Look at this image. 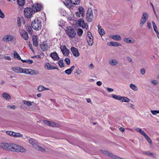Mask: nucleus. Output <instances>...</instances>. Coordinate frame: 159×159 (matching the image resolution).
I'll list each match as a JSON object with an SVG mask.
<instances>
[{
    "label": "nucleus",
    "instance_id": "obj_23",
    "mask_svg": "<svg viewBox=\"0 0 159 159\" xmlns=\"http://www.w3.org/2000/svg\"><path fill=\"white\" fill-rule=\"evenodd\" d=\"M107 45L110 46L116 47L121 46V45L120 43L115 42H110L109 44Z\"/></svg>",
    "mask_w": 159,
    "mask_h": 159
},
{
    "label": "nucleus",
    "instance_id": "obj_3",
    "mask_svg": "<svg viewBox=\"0 0 159 159\" xmlns=\"http://www.w3.org/2000/svg\"><path fill=\"white\" fill-rule=\"evenodd\" d=\"M66 32L67 34L70 38L73 39L75 37L76 32L72 27L71 26L67 27Z\"/></svg>",
    "mask_w": 159,
    "mask_h": 159
},
{
    "label": "nucleus",
    "instance_id": "obj_55",
    "mask_svg": "<svg viewBox=\"0 0 159 159\" xmlns=\"http://www.w3.org/2000/svg\"><path fill=\"white\" fill-rule=\"evenodd\" d=\"M64 3L66 5V6L68 8H70V5L69 4V3H68L67 2H64Z\"/></svg>",
    "mask_w": 159,
    "mask_h": 159
},
{
    "label": "nucleus",
    "instance_id": "obj_12",
    "mask_svg": "<svg viewBox=\"0 0 159 159\" xmlns=\"http://www.w3.org/2000/svg\"><path fill=\"white\" fill-rule=\"evenodd\" d=\"M60 48L61 51L64 55L66 56H68V55L69 51L65 45L61 46Z\"/></svg>",
    "mask_w": 159,
    "mask_h": 159
},
{
    "label": "nucleus",
    "instance_id": "obj_18",
    "mask_svg": "<svg viewBox=\"0 0 159 159\" xmlns=\"http://www.w3.org/2000/svg\"><path fill=\"white\" fill-rule=\"evenodd\" d=\"M40 48L42 50L45 51L48 48V46L47 43L44 42L40 44Z\"/></svg>",
    "mask_w": 159,
    "mask_h": 159
},
{
    "label": "nucleus",
    "instance_id": "obj_43",
    "mask_svg": "<svg viewBox=\"0 0 159 159\" xmlns=\"http://www.w3.org/2000/svg\"><path fill=\"white\" fill-rule=\"evenodd\" d=\"M6 134L11 137H13L14 134V132L10 131H7Z\"/></svg>",
    "mask_w": 159,
    "mask_h": 159
},
{
    "label": "nucleus",
    "instance_id": "obj_24",
    "mask_svg": "<svg viewBox=\"0 0 159 159\" xmlns=\"http://www.w3.org/2000/svg\"><path fill=\"white\" fill-rule=\"evenodd\" d=\"M75 68V66H72L70 68L66 70L65 71V73L68 75H70L73 70Z\"/></svg>",
    "mask_w": 159,
    "mask_h": 159
},
{
    "label": "nucleus",
    "instance_id": "obj_41",
    "mask_svg": "<svg viewBox=\"0 0 159 159\" xmlns=\"http://www.w3.org/2000/svg\"><path fill=\"white\" fill-rule=\"evenodd\" d=\"M17 2L18 4L20 6H23L25 4L24 0H18Z\"/></svg>",
    "mask_w": 159,
    "mask_h": 159
},
{
    "label": "nucleus",
    "instance_id": "obj_54",
    "mask_svg": "<svg viewBox=\"0 0 159 159\" xmlns=\"http://www.w3.org/2000/svg\"><path fill=\"white\" fill-rule=\"evenodd\" d=\"M65 61L68 65L70 64V61L69 58H66L65 59Z\"/></svg>",
    "mask_w": 159,
    "mask_h": 159
},
{
    "label": "nucleus",
    "instance_id": "obj_59",
    "mask_svg": "<svg viewBox=\"0 0 159 159\" xmlns=\"http://www.w3.org/2000/svg\"><path fill=\"white\" fill-rule=\"evenodd\" d=\"M126 58L128 61L130 62H132V63H133V62H132V59L129 56L127 57Z\"/></svg>",
    "mask_w": 159,
    "mask_h": 159
},
{
    "label": "nucleus",
    "instance_id": "obj_62",
    "mask_svg": "<svg viewBox=\"0 0 159 159\" xmlns=\"http://www.w3.org/2000/svg\"><path fill=\"white\" fill-rule=\"evenodd\" d=\"M97 84L98 86H100L102 84V83L100 81H98L96 83Z\"/></svg>",
    "mask_w": 159,
    "mask_h": 159
},
{
    "label": "nucleus",
    "instance_id": "obj_27",
    "mask_svg": "<svg viewBox=\"0 0 159 159\" xmlns=\"http://www.w3.org/2000/svg\"><path fill=\"white\" fill-rule=\"evenodd\" d=\"M79 12L81 13V15L82 17H83L85 16L84 11V8L81 7H80L78 8Z\"/></svg>",
    "mask_w": 159,
    "mask_h": 159
},
{
    "label": "nucleus",
    "instance_id": "obj_34",
    "mask_svg": "<svg viewBox=\"0 0 159 159\" xmlns=\"http://www.w3.org/2000/svg\"><path fill=\"white\" fill-rule=\"evenodd\" d=\"M102 152L103 154L105 155L109 156L110 157H111L112 154L109 152L105 150H102Z\"/></svg>",
    "mask_w": 159,
    "mask_h": 159
},
{
    "label": "nucleus",
    "instance_id": "obj_37",
    "mask_svg": "<svg viewBox=\"0 0 159 159\" xmlns=\"http://www.w3.org/2000/svg\"><path fill=\"white\" fill-rule=\"evenodd\" d=\"M80 0H70L71 2L73 4L77 5L79 4Z\"/></svg>",
    "mask_w": 159,
    "mask_h": 159
},
{
    "label": "nucleus",
    "instance_id": "obj_51",
    "mask_svg": "<svg viewBox=\"0 0 159 159\" xmlns=\"http://www.w3.org/2000/svg\"><path fill=\"white\" fill-rule=\"evenodd\" d=\"M22 61L23 62H26L29 64H31L33 62V61L32 60H27L25 61L22 60Z\"/></svg>",
    "mask_w": 159,
    "mask_h": 159
},
{
    "label": "nucleus",
    "instance_id": "obj_64",
    "mask_svg": "<svg viewBox=\"0 0 159 159\" xmlns=\"http://www.w3.org/2000/svg\"><path fill=\"white\" fill-rule=\"evenodd\" d=\"M140 134L143 135L144 137L147 135V134L143 130H142V132H141Z\"/></svg>",
    "mask_w": 159,
    "mask_h": 159
},
{
    "label": "nucleus",
    "instance_id": "obj_48",
    "mask_svg": "<svg viewBox=\"0 0 159 159\" xmlns=\"http://www.w3.org/2000/svg\"><path fill=\"white\" fill-rule=\"evenodd\" d=\"M27 30L28 33L30 34H32V33L33 30L30 27H28L27 28Z\"/></svg>",
    "mask_w": 159,
    "mask_h": 159
},
{
    "label": "nucleus",
    "instance_id": "obj_36",
    "mask_svg": "<svg viewBox=\"0 0 159 159\" xmlns=\"http://www.w3.org/2000/svg\"><path fill=\"white\" fill-rule=\"evenodd\" d=\"M23 103L25 105L28 106H31L32 105V103H33L34 102H31L30 101H26L25 100L23 101Z\"/></svg>",
    "mask_w": 159,
    "mask_h": 159
},
{
    "label": "nucleus",
    "instance_id": "obj_40",
    "mask_svg": "<svg viewBox=\"0 0 159 159\" xmlns=\"http://www.w3.org/2000/svg\"><path fill=\"white\" fill-rule=\"evenodd\" d=\"M146 21V20H145L141 18V19L140 20V23L139 24L140 26V27H142L143 26V25L145 23Z\"/></svg>",
    "mask_w": 159,
    "mask_h": 159
},
{
    "label": "nucleus",
    "instance_id": "obj_42",
    "mask_svg": "<svg viewBox=\"0 0 159 159\" xmlns=\"http://www.w3.org/2000/svg\"><path fill=\"white\" fill-rule=\"evenodd\" d=\"M83 33V31L82 29H79L78 30V31L77 32V33L78 35L79 36H81L82 35Z\"/></svg>",
    "mask_w": 159,
    "mask_h": 159
},
{
    "label": "nucleus",
    "instance_id": "obj_13",
    "mask_svg": "<svg viewBox=\"0 0 159 159\" xmlns=\"http://www.w3.org/2000/svg\"><path fill=\"white\" fill-rule=\"evenodd\" d=\"M70 50L74 56L77 57L79 56L80 53L78 49L74 47H72L71 48Z\"/></svg>",
    "mask_w": 159,
    "mask_h": 159
},
{
    "label": "nucleus",
    "instance_id": "obj_14",
    "mask_svg": "<svg viewBox=\"0 0 159 159\" xmlns=\"http://www.w3.org/2000/svg\"><path fill=\"white\" fill-rule=\"evenodd\" d=\"M14 39V37L11 35H7L4 36L2 39V40L6 42L11 41Z\"/></svg>",
    "mask_w": 159,
    "mask_h": 159
},
{
    "label": "nucleus",
    "instance_id": "obj_5",
    "mask_svg": "<svg viewBox=\"0 0 159 159\" xmlns=\"http://www.w3.org/2000/svg\"><path fill=\"white\" fill-rule=\"evenodd\" d=\"M13 143H0V148L7 150L11 151Z\"/></svg>",
    "mask_w": 159,
    "mask_h": 159
},
{
    "label": "nucleus",
    "instance_id": "obj_16",
    "mask_svg": "<svg viewBox=\"0 0 159 159\" xmlns=\"http://www.w3.org/2000/svg\"><path fill=\"white\" fill-rule=\"evenodd\" d=\"M38 37L37 35H34L32 36V40L33 45L35 47L38 45V42L37 41Z\"/></svg>",
    "mask_w": 159,
    "mask_h": 159
},
{
    "label": "nucleus",
    "instance_id": "obj_20",
    "mask_svg": "<svg viewBox=\"0 0 159 159\" xmlns=\"http://www.w3.org/2000/svg\"><path fill=\"white\" fill-rule=\"evenodd\" d=\"M44 66L46 69L49 70L56 69V68L54 67V66H52L51 64L48 63H46Z\"/></svg>",
    "mask_w": 159,
    "mask_h": 159
},
{
    "label": "nucleus",
    "instance_id": "obj_28",
    "mask_svg": "<svg viewBox=\"0 0 159 159\" xmlns=\"http://www.w3.org/2000/svg\"><path fill=\"white\" fill-rule=\"evenodd\" d=\"M118 63L117 61L116 60H110L109 61V64L112 66L117 65Z\"/></svg>",
    "mask_w": 159,
    "mask_h": 159
},
{
    "label": "nucleus",
    "instance_id": "obj_57",
    "mask_svg": "<svg viewBox=\"0 0 159 159\" xmlns=\"http://www.w3.org/2000/svg\"><path fill=\"white\" fill-rule=\"evenodd\" d=\"M140 72L142 75L145 74V70L144 69L142 68L140 70Z\"/></svg>",
    "mask_w": 159,
    "mask_h": 159
},
{
    "label": "nucleus",
    "instance_id": "obj_33",
    "mask_svg": "<svg viewBox=\"0 0 159 159\" xmlns=\"http://www.w3.org/2000/svg\"><path fill=\"white\" fill-rule=\"evenodd\" d=\"M129 87L131 89L134 91H137L138 89V87L133 84H130Z\"/></svg>",
    "mask_w": 159,
    "mask_h": 159
},
{
    "label": "nucleus",
    "instance_id": "obj_35",
    "mask_svg": "<svg viewBox=\"0 0 159 159\" xmlns=\"http://www.w3.org/2000/svg\"><path fill=\"white\" fill-rule=\"evenodd\" d=\"M112 97L113 98L120 101H121L122 99V97L119 96H117L115 94H112Z\"/></svg>",
    "mask_w": 159,
    "mask_h": 159
},
{
    "label": "nucleus",
    "instance_id": "obj_46",
    "mask_svg": "<svg viewBox=\"0 0 159 159\" xmlns=\"http://www.w3.org/2000/svg\"><path fill=\"white\" fill-rule=\"evenodd\" d=\"M151 112L153 115H156L159 113V110H151Z\"/></svg>",
    "mask_w": 159,
    "mask_h": 159
},
{
    "label": "nucleus",
    "instance_id": "obj_53",
    "mask_svg": "<svg viewBox=\"0 0 159 159\" xmlns=\"http://www.w3.org/2000/svg\"><path fill=\"white\" fill-rule=\"evenodd\" d=\"M5 17V15L2 11L0 9V17L2 18H4Z\"/></svg>",
    "mask_w": 159,
    "mask_h": 159
},
{
    "label": "nucleus",
    "instance_id": "obj_52",
    "mask_svg": "<svg viewBox=\"0 0 159 159\" xmlns=\"http://www.w3.org/2000/svg\"><path fill=\"white\" fill-rule=\"evenodd\" d=\"M8 108L11 109H15L16 107L14 105H9L7 107Z\"/></svg>",
    "mask_w": 159,
    "mask_h": 159
},
{
    "label": "nucleus",
    "instance_id": "obj_21",
    "mask_svg": "<svg viewBox=\"0 0 159 159\" xmlns=\"http://www.w3.org/2000/svg\"><path fill=\"white\" fill-rule=\"evenodd\" d=\"M98 31L101 37L105 34V31L101 28V26L99 25L98 26Z\"/></svg>",
    "mask_w": 159,
    "mask_h": 159
},
{
    "label": "nucleus",
    "instance_id": "obj_17",
    "mask_svg": "<svg viewBox=\"0 0 159 159\" xmlns=\"http://www.w3.org/2000/svg\"><path fill=\"white\" fill-rule=\"evenodd\" d=\"M124 41L126 43H133L135 42V40L132 38H125Z\"/></svg>",
    "mask_w": 159,
    "mask_h": 159
},
{
    "label": "nucleus",
    "instance_id": "obj_58",
    "mask_svg": "<svg viewBox=\"0 0 159 159\" xmlns=\"http://www.w3.org/2000/svg\"><path fill=\"white\" fill-rule=\"evenodd\" d=\"M43 122L45 124L47 125H49V121H48L46 120H43Z\"/></svg>",
    "mask_w": 159,
    "mask_h": 159
},
{
    "label": "nucleus",
    "instance_id": "obj_47",
    "mask_svg": "<svg viewBox=\"0 0 159 159\" xmlns=\"http://www.w3.org/2000/svg\"><path fill=\"white\" fill-rule=\"evenodd\" d=\"M151 83L152 84L156 85L158 84V82L155 80H153L151 81Z\"/></svg>",
    "mask_w": 159,
    "mask_h": 159
},
{
    "label": "nucleus",
    "instance_id": "obj_39",
    "mask_svg": "<svg viewBox=\"0 0 159 159\" xmlns=\"http://www.w3.org/2000/svg\"><path fill=\"white\" fill-rule=\"evenodd\" d=\"M121 101L123 102H130V99L126 97H122V99Z\"/></svg>",
    "mask_w": 159,
    "mask_h": 159
},
{
    "label": "nucleus",
    "instance_id": "obj_8",
    "mask_svg": "<svg viewBox=\"0 0 159 159\" xmlns=\"http://www.w3.org/2000/svg\"><path fill=\"white\" fill-rule=\"evenodd\" d=\"M86 39L89 45L90 46H92L93 43V37L90 32H88L87 35L86 36Z\"/></svg>",
    "mask_w": 159,
    "mask_h": 159
},
{
    "label": "nucleus",
    "instance_id": "obj_32",
    "mask_svg": "<svg viewBox=\"0 0 159 159\" xmlns=\"http://www.w3.org/2000/svg\"><path fill=\"white\" fill-rule=\"evenodd\" d=\"M14 58H16L18 60H21V58L19 54L16 51L14 52Z\"/></svg>",
    "mask_w": 159,
    "mask_h": 159
},
{
    "label": "nucleus",
    "instance_id": "obj_1",
    "mask_svg": "<svg viewBox=\"0 0 159 159\" xmlns=\"http://www.w3.org/2000/svg\"><path fill=\"white\" fill-rule=\"evenodd\" d=\"M11 69L13 71L17 73H23L31 75H37L39 74V71L36 70L30 69H23L19 67H13Z\"/></svg>",
    "mask_w": 159,
    "mask_h": 159
},
{
    "label": "nucleus",
    "instance_id": "obj_56",
    "mask_svg": "<svg viewBox=\"0 0 159 159\" xmlns=\"http://www.w3.org/2000/svg\"><path fill=\"white\" fill-rule=\"evenodd\" d=\"M75 15L77 17H80V16L81 13L80 12H75Z\"/></svg>",
    "mask_w": 159,
    "mask_h": 159
},
{
    "label": "nucleus",
    "instance_id": "obj_15",
    "mask_svg": "<svg viewBox=\"0 0 159 159\" xmlns=\"http://www.w3.org/2000/svg\"><path fill=\"white\" fill-rule=\"evenodd\" d=\"M50 57L54 60H58L59 59L57 53L56 52L51 53L50 54Z\"/></svg>",
    "mask_w": 159,
    "mask_h": 159
},
{
    "label": "nucleus",
    "instance_id": "obj_60",
    "mask_svg": "<svg viewBox=\"0 0 159 159\" xmlns=\"http://www.w3.org/2000/svg\"><path fill=\"white\" fill-rule=\"evenodd\" d=\"M4 58L6 59H7V60H8L9 61H11V57L10 56H5Z\"/></svg>",
    "mask_w": 159,
    "mask_h": 159
},
{
    "label": "nucleus",
    "instance_id": "obj_31",
    "mask_svg": "<svg viewBox=\"0 0 159 159\" xmlns=\"http://www.w3.org/2000/svg\"><path fill=\"white\" fill-rule=\"evenodd\" d=\"M49 126L53 127H57L59 125L58 124L53 121H49Z\"/></svg>",
    "mask_w": 159,
    "mask_h": 159
},
{
    "label": "nucleus",
    "instance_id": "obj_38",
    "mask_svg": "<svg viewBox=\"0 0 159 159\" xmlns=\"http://www.w3.org/2000/svg\"><path fill=\"white\" fill-rule=\"evenodd\" d=\"M23 136V135L21 134L18 133H16L14 132V136L13 137H14L15 138H19V137H21Z\"/></svg>",
    "mask_w": 159,
    "mask_h": 159
},
{
    "label": "nucleus",
    "instance_id": "obj_2",
    "mask_svg": "<svg viewBox=\"0 0 159 159\" xmlns=\"http://www.w3.org/2000/svg\"><path fill=\"white\" fill-rule=\"evenodd\" d=\"M12 147L11 149V151L12 152L23 153L26 151V150L25 148L23 147L13 143Z\"/></svg>",
    "mask_w": 159,
    "mask_h": 159
},
{
    "label": "nucleus",
    "instance_id": "obj_49",
    "mask_svg": "<svg viewBox=\"0 0 159 159\" xmlns=\"http://www.w3.org/2000/svg\"><path fill=\"white\" fill-rule=\"evenodd\" d=\"M111 157V158L112 159H120L121 158L114 155L113 154Z\"/></svg>",
    "mask_w": 159,
    "mask_h": 159
},
{
    "label": "nucleus",
    "instance_id": "obj_44",
    "mask_svg": "<svg viewBox=\"0 0 159 159\" xmlns=\"http://www.w3.org/2000/svg\"><path fill=\"white\" fill-rule=\"evenodd\" d=\"M58 64L62 68L64 67L63 61L62 60H60L59 61Z\"/></svg>",
    "mask_w": 159,
    "mask_h": 159
},
{
    "label": "nucleus",
    "instance_id": "obj_30",
    "mask_svg": "<svg viewBox=\"0 0 159 159\" xmlns=\"http://www.w3.org/2000/svg\"><path fill=\"white\" fill-rule=\"evenodd\" d=\"M148 14L146 12H144L143 13L142 16L141 17V19L145 20H147L148 18Z\"/></svg>",
    "mask_w": 159,
    "mask_h": 159
},
{
    "label": "nucleus",
    "instance_id": "obj_11",
    "mask_svg": "<svg viewBox=\"0 0 159 159\" xmlns=\"http://www.w3.org/2000/svg\"><path fill=\"white\" fill-rule=\"evenodd\" d=\"M78 24L82 28H85L87 29L88 26L84 23V20L83 19H80L78 20Z\"/></svg>",
    "mask_w": 159,
    "mask_h": 159
},
{
    "label": "nucleus",
    "instance_id": "obj_50",
    "mask_svg": "<svg viewBox=\"0 0 159 159\" xmlns=\"http://www.w3.org/2000/svg\"><path fill=\"white\" fill-rule=\"evenodd\" d=\"M135 130L137 132L139 133L140 134L141 133V132H142V131L143 130L141 128H138V127L135 128Z\"/></svg>",
    "mask_w": 159,
    "mask_h": 159
},
{
    "label": "nucleus",
    "instance_id": "obj_22",
    "mask_svg": "<svg viewBox=\"0 0 159 159\" xmlns=\"http://www.w3.org/2000/svg\"><path fill=\"white\" fill-rule=\"evenodd\" d=\"M34 148L38 151H44L45 150L43 147L38 145V144L36 145V146H35Z\"/></svg>",
    "mask_w": 159,
    "mask_h": 159
},
{
    "label": "nucleus",
    "instance_id": "obj_25",
    "mask_svg": "<svg viewBox=\"0 0 159 159\" xmlns=\"http://www.w3.org/2000/svg\"><path fill=\"white\" fill-rule=\"evenodd\" d=\"M2 96L6 100H9L11 99V97L10 95L6 93H3Z\"/></svg>",
    "mask_w": 159,
    "mask_h": 159
},
{
    "label": "nucleus",
    "instance_id": "obj_10",
    "mask_svg": "<svg viewBox=\"0 0 159 159\" xmlns=\"http://www.w3.org/2000/svg\"><path fill=\"white\" fill-rule=\"evenodd\" d=\"M42 8V5L39 3H36L33 6V9L35 12H38L41 10Z\"/></svg>",
    "mask_w": 159,
    "mask_h": 159
},
{
    "label": "nucleus",
    "instance_id": "obj_61",
    "mask_svg": "<svg viewBox=\"0 0 159 159\" xmlns=\"http://www.w3.org/2000/svg\"><path fill=\"white\" fill-rule=\"evenodd\" d=\"M107 91L109 92H112L113 91V89L111 88H107Z\"/></svg>",
    "mask_w": 159,
    "mask_h": 159
},
{
    "label": "nucleus",
    "instance_id": "obj_4",
    "mask_svg": "<svg viewBox=\"0 0 159 159\" xmlns=\"http://www.w3.org/2000/svg\"><path fill=\"white\" fill-rule=\"evenodd\" d=\"M32 28L36 30H40L42 27V24L40 21L37 19L32 22Z\"/></svg>",
    "mask_w": 159,
    "mask_h": 159
},
{
    "label": "nucleus",
    "instance_id": "obj_19",
    "mask_svg": "<svg viewBox=\"0 0 159 159\" xmlns=\"http://www.w3.org/2000/svg\"><path fill=\"white\" fill-rule=\"evenodd\" d=\"M29 143L33 146L34 148L35 146L38 144V142L34 139L30 138L29 140Z\"/></svg>",
    "mask_w": 159,
    "mask_h": 159
},
{
    "label": "nucleus",
    "instance_id": "obj_9",
    "mask_svg": "<svg viewBox=\"0 0 159 159\" xmlns=\"http://www.w3.org/2000/svg\"><path fill=\"white\" fill-rule=\"evenodd\" d=\"M21 37L25 40L29 39V36L27 33L24 30L21 29L19 31Z\"/></svg>",
    "mask_w": 159,
    "mask_h": 159
},
{
    "label": "nucleus",
    "instance_id": "obj_29",
    "mask_svg": "<svg viewBox=\"0 0 159 159\" xmlns=\"http://www.w3.org/2000/svg\"><path fill=\"white\" fill-rule=\"evenodd\" d=\"M111 38L114 40L117 41L120 40L121 39V37L119 35H113Z\"/></svg>",
    "mask_w": 159,
    "mask_h": 159
},
{
    "label": "nucleus",
    "instance_id": "obj_6",
    "mask_svg": "<svg viewBox=\"0 0 159 159\" xmlns=\"http://www.w3.org/2000/svg\"><path fill=\"white\" fill-rule=\"evenodd\" d=\"M24 13L25 17L28 18L31 17L33 14V9L30 7L25 8L24 11Z\"/></svg>",
    "mask_w": 159,
    "mask_h": 159
},
{
    "label": "nucleus",
    "instance_id": "obj_45",
    "mask_svg": "<svg viewBox=\"0 0 159 159\" xmlns=\"http://www.w3.org/2000/svg\"><path fill=\"white\" fill-rule=\"evenodd\" d=\"M147 140L148 142L151 144L152 143V140L150 139V138L149 137V136L147 134L144 137Z\"/></svg>",
    "mask_w": 159,
    "mask_h": 159
},
{
    "label": "nucleus",
    "instance_id": "obj_26",
    "mask_svg": "<svg viewBox=\"0 0 159 159\" xmlns=\"http://www.w3.org/2000/svg\"><path fill=\"white\" fill-rule=\"evenodd\" d=\"M49 89L48 88H46L42 85L39 86L37 88V90L39 92H41L44 90H48Z\"/></svg>",
    "mask_w": 159,
    "mask_h": 159
},
{
    "label": "nucleus",
    "instance_id": "obj_7",
    "mask_svg": "<svg viewBox=\"0 0 159 159\" xmlns=\"http://www.w3.org/2000/svg\"><path fill=\"white\" fill-rule=\"evenodd\" d=\"M93 18V12L92 10L89 9L86 14V20L87 21L91 22Z\"/></svg>",
    "mask_w": 159,
    "mask_h": 159
},
{
    "label": "nucleus",
    "instance_id": "obj_63",
    "mask_svg": "<svg viewBox=\"0 0 159 159\" xmlns=\"http://www.w3.org/2000/svg\"><path fill=\"white\" fill-rule=\"evenodd\" d=\"M147 25H148V27L150 29L152 28V26L151 25V24L150 22H148L147 23Z\"/></svg>",
    "mask_w": 159,
    "mask_h": 159
}]
</instances>
